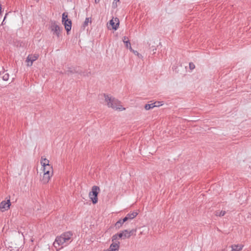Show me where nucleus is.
<instances>
[{
	"instance_id": "obj_13",
	"label": "nucleus",
	"mask_w": 251,
	"mask_h": 251,
	"mask_svg": "<svg viewBox=\"0 0 251 251\" xmlns=\"http://www.w3.org/2000/svg\"><path fill=\"white\" fill-rule=\"evenodd\" d=\"M115 21L117 22V23L115 24V22H114L113 20L112 19L109 21V25H111L112 28L113 29L117 30V28L119 27V19L117 18H116L115 19Z\"/></svg>"
},
{
	"instance_id": "obj_21",
	"label": "nucleus",
	"mask_w": 251,
	"mask_h": 251,
	"mask_svg": "<svg viewBox=\"0 0 251 251\" xmlns=\"http://www.w3.org/2000/svg\"><path fill=\"white\" fill-rule=\"evenodd\" d=\"M136 231V229H133L130 230H128L127 229L125 230V232H127V235H129V238L132 235L135 234V232Z\"/></svg>"
},
{
	"instance_id": "obj_25",
	"label": "nucleus",
	"mask_w": 251,
	"mask_h": 251,
	"mask_svg": "<svg viewBox=\"0 0 251 251\" xmlns=\"http://www.w3.org/2000/svg\"><path fill=\"white\" fill-rule=\"evenodd\" d=\"M91 74V72H88V71H86V72H82V74L81 75H83L84 76H89V75H90Z\"/></svg>"
},
{
	"instance_id": "obj_1",
	"label": "nucleus",
	"mask_w": 251,
	"mask_h": 251,
	"mask_svg": "<svg viewBox=\"0 0 251 251\" xmlns=\"http://www.w3.org/2000/svg\"><path fill=\"white\" fill-rule=\"evenodd\" d=\"M103 96L104 97L105 101L106 102V104L109 107H111L114 109H119L121 111L123 109H125V108H122L121 105V102L117 99L110 97L109 95L104 94Z\"/></svg>"
},
{
	"instance_id": "obj_23",
	"label": "nucleus",
	"mask_w": 251,
	"mask_h": 251,
	"mask_svg": "<svg viewBox=\"0 0 251 251\" xmlns=\"http://www.w3.org/2000/svg\"><path fill=\"white\" fill-rule=\"evenodd\" d=\"M130 51H132L134 54L137 55L139 58L142 57V55L141 54H140L139 53H138V52L137 51L134 50L132 49V50H130Z\"/></svg>"
},
{
	"instance_id": "obj_7",
	"label": "nucleus",
	"mask_w": 251,
	"mask_h": 251,
	"mask_svg": "<svg viewBox=\"0 0 251 251\" xmlns=\"http://www.w3.org/2000/svg\"><path fill=\"white\" fill-rule=\"evenodd\" d=\"M82 71L80 69L79 67H68L67 70L65 71V74L67 75L73 74H81Z\"/></svg>"
},
{
	"instance_id": "obj_32",
	"label": "nucleus",
	"mask_w": 251,
	"mask_h": 251,
	"mask_svg": "<svg viewBox=\"0 0 251 251\" xmlns=\"http://www.w3.org/2000/svg\"><path fill=\"white\" fill-rule=\"evenodd\" d=\"M114 1H119V0H114Z\"/></svg>"
},
{
	"instance_id": "obj_6",
	"label": "nucleus",
	"mask_w": 251,
	"mask_h": 251,
	"mask_svg": "<svg viewBox=\"0 0 251 251\" xmlns=\"http://www.w3.org/2000/svg\"><path fill=\"white\" fill-rule=\"evenodd\" d=\"M126 238H129V235H127V232H125V230L120 233L113 235L111 238L112 242L116 241L119 239H125Z\"/></svg>"
},
{
	"instance_id": "obj_22",
	"label": "nucleus",
	"mask_w": 251,
	"mask_h": 251,
	"mask_svg": "<svg viewBox=\"0 0 251 251\" xmlns=\"http://www.w3.org/2000/svg\"><path fill=\"white\" fill-rule=\"evenodd\" d=\"M226 214L225 211H217L216 213V216H219L220 217L224 216Z\"/></svg>"
},
{
	"instance_id": "obj_31",
	"label": "nucleus",
	"mask_w": 251,
	"mask_h": 251,
	"mask_svg": "<svg viewBox=\"0 0 251 251\" xmlns=\"http://www.w3.org/2000/svg\"><path fill=\"white\" fill-rule=\"evenodd\" d=\"M5 18H6V16H5L4 18V19H3V20L2 22V25L4 24V20L5 19Z\"/></svg>"
},
{
	"instance_id": "obj_2",
	"label": "nucleus",
	"mask_w": 251,
	"mask_h": 251,
	"mask_svg": "<svg viewBox=\"0 0 251 251\" xmlns=\"http://www.w3.org/2000/svg\"><path fill=\"white\" fill-rule=\"evenodd\" d=\"M73 236V233L71 231H68L62 234L60 236L56 237L55 241L53 243V246L57 249L58 247L63 245L64 243L68 242Z\"/></svg>"
},
{
	"instance_id": "obj_3",
	"label": "nucleus",
	"mask_w": 251,
	"mask_h": 251,
	"mask_svg": "<svg viewBox=\"0 0 251 251\" xmlns=\"http://www.w3.org/2000/svg\"><path fill=\"white\" fill-rule=\"evenodd\" d=\"M49 28L50 29L52 35L56 36L58 38H60L63 28L59 26L56 21H50Z\"/></svg>"
},
{
	"instance_id": "obj_27",
	"label": "nucleus",
	"mask_w": 251,
	"mask_h": 251,
	"mask_svg": "<svg viewBox=\"0 0 251 251\" xmlns=\"http://www.w3.org/2000/svg\"><path fill=\"white\" fill-rule=\"evenodd\" d=\"M117 1H116V2H115L114 1V2H113V3H112V7H113V8H116V7H117Z\"/></svg>"
},
{
	"instance_id": "obj_29",
	"label": "nucleus",
	"mask_w": 251,
	"mask_h": 251,
	"mask_svg": "<svg viewBox=\"0 0 251 251\" xmlns=\"http://www.w3.org/2000/svg\"><path fill=\"white\" fill-rule=\"evenodd\" d=\"M156 50V48H153V49H152L153 54H154V53H155V52L154 51V50Z\"/></svg>"
},
{
	"instance_id": "obj_20",
	"label": "nucleus",
	"mask_w": 251,
	"mask_h": 251,
	"mask_svg": "<svg viewBox=\"0 0 251 251\" xmlns=\"http://www.w3.org/2000/svg\"><path fill=\"white\" fill-rule=\"evenodd\" d=\"M91 22H92L91 18H86L85 19V21L84 22V23L83 24L82 27L84 28H85L86 26H88V24L89 23H91Z\"/></svg>"
},
{
	"instance_id": "obj_16",
	"label": "nucleus",
	"mask_w": 251,
	"mask_h": 251,
	"mask_svg": "<svg viewBox=\"0 0 251 251\" xmlns=\"http://www.w3.org/2000/svg\"><path fill=\"white\" fill-rule=\"evenodd\" d=\"M243 246L242 245H232L231 246L232 250L234 251H240L242 250Z\"/></svg>"
},
{
	"instance_id": "obj_12",
	"label": "nucleus",
	"mask_w": 251,
	"mask_h": 251,
	"mask_svg": "<svg viewBox=\"0 0 251 251\" xmlns=\"http://www.w3.org/2000/svg\"><path fill=\"white\" fill-rule=\"evenodd\" d=\"M11 202L10 200L5 201H2L0 204V209H4L5 210H8L10 208Z\"/></svg>"
},
{
	"instance_id": "obj_28",
	"label": "nucleus",
	"mask_w": 251,
	"mask_h": 251,
	"mask_svg": "<svg viewBox=\"0 0 251 251\" xmlns=\"http://www.w3.org/2000/svg\"><path fill=\"white\" fill-rule=\"evenodd\" d=\"M162 102V101H156L154 103H155V104L156 105H162V104H161V103Z\"/></svg>"
},
{
	"instance_id": "obj_5",
	"label": "nucleus",
	"mask_w": 251,
	"mask_h": 251,
	"mask_svg": "<svg viewBox=\"0 0 251 251\" xmlns=\"http://www.w3.org/2000/svg\"><path fill=\"white\" fill-rule=\"evenodd\" d=\"M62 23L65 27L67 34H69V32L71 30L72 23V21L68 19V14L66 12L62 14Z\"/></svg>"
},
{
	"instance_id": "obj_8",
	"label": "nucleus",
	"mask_w": 251,
	"mask_h": 251,
	"mask_svg": "<svg viewBox=\"0 0 251 251\" xmlns=\"http://www.w3.org/2000/svg\"><path fill=\"white\" fill-rule=\"evenodd\" d=\"M39 56V55L37 54L28 55L26 60V61L27 62V66L29 67L31 66L33 62L36 60Z\"/></svg>"
},
{
	"instance_id": "obj_30",
	"label": "nucleus",
	"mask_w": 251,
	"mask_h": 251,
	"mask_svg": "<svg viewBox=\"0 0 251 251\" xmlns=\"http://www.w3.org/2000/svg\"><path fill=\"white\" fill-rule=\"evenodd\" d=\"M95 3H99V2L100 0H95Z\"/></svg>"
},
{
	"instance_id": "obj_15",
	"label": "nucleus",
	"mask_w": 251,
	"mask_h": 251,
	"mask_svg": "<svg viewBox=\"0 0 251 251\" xmlns=\"http://www.w3.org/2000/svg\"><path fill=\"white\" fill-rule=\"evenodd\" d=\"M159 106H160V105H156L155 103H152L151 104H146L145 105L144 108L146 110H149L151 109H152L153 108H154L155 107H158Z\"/></svg>"
},
{
	"instance_id": "obj_11",
	"label": "nucleus",
	"mask_w": 251,
	"mask_h": 251,
	"mask_svg": "<svg viewBox=\"0 0 251 251\" xmlns=\"http://www.w3.org/2000/svg\"><path fill=\"white\" fill-rule=\"evenodd\" d=\"M138 215L137 212H133L131 213H128L125 217L123 218L124 222H126L129 220H132L135 218Z\"/></svg>"
},
{
	"instance_id": "obj_10",
	"label": "nucleus",
	"mask_w": 251,
	"mask_h": 251,
	"mask_svg": "<svg viewBox=\"0 0 251 251\" xmlns=\"http://www.w3.org/2000/svg\"><path fill=\"white\" fill-rule=\"evenodd\" d=\"M50 177V173H49V171L48 170L44 173L43 176L41 179V181L43 184H46L49 182Z\"/></svg>"
},
{
	"instance_id": "obj_19",
	"label": "nucleus",
	"mask_w": 251,
	"mask_h": 251,
	"mask_svg": "<svg viewBox=\"0 0 251 251\" xmlns=\"http://www.w3.org/2000/svg\"><path fill=\"white\" fill-rule=\"evenodd\" d=\"M44 167L43 171L44 173H45V172H46L47 171L49 170V173H50V171H51V174H52V173H53L52 167L50 165H46L45 167Z\"/></svg>"
},
{
	"instance_id": "obj_18",
	"label": "nucleus",
	"mask_w": 251,
	"mask_h": 251,
	"mask_svg": "<svg viewBox=\"0 0 251 251\" xmlns=\"http://www.w3.org/2000/svg\"><path fill=\"white\" fill-rule=\"evenodd\" d=\"M41 164L43 167H45L46 165H50L49 160L45 158H43V157H42L41 160Z\"/></svg>"
},
{
	"instance_id": "obj_4",
	"label": "nucleus",
	"mask_w": 251,
	"mask_h": 251,
	"mask_svg": "<svg viewBox=\"0 0 251 251\" xmlns=\"http://www.w3.org/2000/svg\"><path fill=\"white\" fill-rule=\"evenodd\" d=\"M100 191V189L99 187L97 186H93L92 188L91 191L89 192V197L93 204H96L98 202V195Z\"/></svg>"
},
{
	"instance_id": "obj_26",
	"label": "nucleus",
	"mask_w": 251,
	"mask_h": 251,
	"mask_svg": "<svg viewBox=\"0 0 251 251\" xmlns=\"http://www.w3.org/2000/svg\"><path fill=\"white\" fill-rule=\"evenodd\" d=\"M195 68V66L194 64L192 62H190L189 63V68L190 70H192Z\"/></svg>"
},
{
	"instance_id": "obj_24",
	"label": "nucleus",
	"mask_w": 251,
	"mask_h": 251,
	"mask_svg": "<svg viewBox=\"0 0 251 251\" xmlns=\"http://www.w3.org/2000/svg\"><path fill=\"white\" fill-rule=\"evenodd\" d=\"M9 74H5L3 75V76H2V79L3 80H5V81H7L9 79Z\"/></svg>"
},
{
	"instance_id": "obj_9",
	"label": "nucleus",
	"mask_w": 251,
	"mask_h": 251,
	"mask_svg": "<svg viewBox=\"0 0 251 251\" xmlns=\"http://www.w3.org/2000/svg\"><path fill=\"white\" fill-rule=\"evenodd\" d=\"M120 242H113V243L110 245L108 251H118L120 247Z\"/></svg>"
},
{
	"instance_id": "obj_14",
	"label": "nucleus",
	"mask_w": 251,
	"mask_h": 251,
	"mask_svg": "<svg viewBox=\"0 0 251 251\" xmlns=\"http://www.w3.org/2000/svg\"><path fill=\"white\" fill-rule=\"evenodd\" d=\"M123 41L125 44L126 47V48L129 49L130 50H132V48L131 46V44L128 40V38L126 36H124L123 39Z\"/></svg>"
},
{
	"instance_id": "obj_17",
	"label": "nucleus",
	"mask_w": 251,
	"mask_h": 251,
	"mask_svg": "<svg viewBox=\"0 0 251 251\" xmlns=\"http://www.w3.org/2000/svg\"><path fill=\"white\" fill-rule=\"evenodd\" d=\"M125 222H124L123 219H120L115 223V227L116 229H119Z\"/></svg>"
}]
</instances>
